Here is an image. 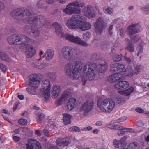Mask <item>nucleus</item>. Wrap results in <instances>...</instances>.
<instances>
[{
    "label": "nucleus",
    "instance_id": "obj_1",
    "mask_svg": "<svg viewBox=\"0 0 149 149\" xmlns=\"http://www.w3.org/2000/svg\"><path fill=\"white\" fill-rule=\"evenodd\" d=\"M92 66L90 63L84 66L81 61H77L74 63L70 62L67 64L65 70L68 77L81 81L83 85H84L86 79L89 80L97 79Z\"/></svg>",
    "mask_w": 149,
    "mask_h": 149
},
{
    "label": "nucleus",
    "instance_id": "obj_2",
    "mask_svg": "<svg viewBox=\"0 0 149 149\" xmlns=\"http://www.w3.org/2000/svg\"><path fill=\"white\" fill-rule=\"evenodd\" d=\"M86 21V18L84 16L73 15L67 21L65 24L70 29L86 31L90 29L91 27V24Z\"/></svg>",
    "mask_w": 149,
    "mask_h": 149
},
{
    "label": "nucleus",
    "instance_id": "obj_3",
    "mask_svg": "<svg viewBox=\"0 0 149 149\" xmlns=\"http://www.w3.org/2000/svg\"><path fill=\"white\" fill-rule=\"evenodd\" d=\"M52 26L55 29V32L57 34L63 37L72 42L84 46L88 45L87 43L82 40L79 36H75L72 35L64 33L62 32L63 29L61 25L58 22H54Z\"/></svg>",
    "mask_w": 149,
    "mask_h": 149
},
{
    "label": "nucleus",
    "instance_id": "obj_4",
    "mask_svg": "<svg viewBox=\"0 0 149 149\" xmlns=\"http://www.w3.org/2000/svg\"><path fill=\"white\" fill-rule=\"evenodd\" d=\"M125 68V65L122 64L116 63L112 65L111 70L112 71L118 72L109 76L107 79L108 81L110 82H115L120 79L125 78L126 76L125 72H123Z\"/></svg>",
    "mask_w": 149,
    "mask_h": 149
},
{
    "label": "nucleus",
    "instance_id": "obj_5",
    "mask_svg": "<svg viewBox=\"0 0 149 149\" xmlns=\"http://www.w3.org/2000/svg\"><path fill=\"white\" fill-rule=\"evenodd\" d=\"M114 87L118 90L119 94L125 96H129L134 90V87L131 86L129 87V83L126 81L119 82L115 85Z\"/></svg>",
    "mask_w": 149,
    "mask_h": 149
},
{
    "label": "nucleus",
    "instance_id": "obj_6",
    "mask_svg": "<svg viewBox=\"0 0 149 149\" xmlns=\"http://www.w3.org/2000/svg\"><path fill=\"white\" fill-rule=\"evenodd\" d=\"M84 5L85 3L83 2L75 1L68 5L65 8L63 9V11L68 15L79 14L81 13V9L76 7L82 8Z\"/></svg>",
    "mask_w": 149,
    "mask_h": 149
},
{
    "label": "nucleus",
    "instance_id": "obj_7",
    "mask_svg": "<svg viewBox=\"0 0 149 149\" xmlns=\"http://www.w3.org/2000/svg\"><path fill=\"white\" fill-rule=\"evenodd\" d=\"M61 54L65 58L69 60L75 59L80 53L79 50L70 47H63L61 50Z\"/></svg>",
    "mask_w": 149,
    "mask_h": 149
},
{
    "label": "nucleus",
    "instance_id": "obj_8",
    "mask_svg": "<svg viewBox=\"0 0 149 149\" xmlns=\"http://www.w3.org/2000/svg\"><path fill=\"white\" fill-rule=\"evenodd\" d=\"M97 105L102 111L109 112L114 108L115 102L111 99H105L101 102L98 101Z\"/></svg>",
    "mask_w": 149,
    "mask_h": 149
},
{
    "label": "nucleus",
    "instance_id": "obj_9",
    "mask_svg": "<svg viewBox=\"0 0 149 149\" xmlns=\"http://www.w3.org/2000/svg\"><path fill=\"white\" fill-rule=\"evenodd\" d=\"M27 39H28L27 41L28 42H30L31 41L29 38L25 36H21L17 35H13L8 38L7 41L10 44L19 45L18 47H19L22 42L25 41V40H27Z\"/></svg>",
    "mask_w": 149,
    "mask_h": 149
},
{
    "label": "nucleus",
    "instance_id": "obj_10",
    "mask_svg": "<svg viewBox=\"0 0 149 149\" xmlns=\"http://www.w3.org/2000/svg\"><path fill=\"white\" fill-rule=\"evenodd\" d=\"M31 41L30 42H28L27 40H25V41L22 42L21 45H19V47L21 49H23L26 48V54L28 57L30 58L33 56L36 53V50L31 45L29 44L28 43H34V41L30 39Z\"/></svg>",
    "mask_w": 149,
    "mask_h": 149
},
{
    "label": "nucleus",
    "instance_id": "obj_11",
    "mask_svg": "<svg viewBox=\"0 0 149 149\" xmlns=\"http://www.w3.org/2000/svg\"><path fill=\"white\" fill-rule=\"evenodd\" d=\"M140 30L139 25L137 23L132 24L129 25L127 28L126 31L129 33L132 42L136 43L139 39L136 36H135L133 38H132L131 36L138 32Z\"/></svg>",
    "mask_w": 149,
    "mask_h": 149
},
{
    "label": "nucleus",
    "instance_id": "obj_12",
    "mask_svg": "<svg viewBox=\"0 0 149 149\" xmlns=\"http://www.w3.org/2000/svg\"><path fill=\"white\" fill-rule=\"evenodd\" d=\"M50 89L49 81L48 80H44L42 84L41 91L42 97L45 100L48 99L50 97Z\"/></svg>",
    "mask_w": 149,
    "mask_h": 149
},
{
    "label": "nucleus",
    "instance_id": "obj_13",
    "mask_svg": "<svg viewBox=\"0 0 149 149\" xmlns=\"http://www.w3.org/2000/svg\"><path fill=\"white\" fill-rule=\"evenodd\" d=\"M93 103L91 100H89L80 104L78 108L79 111H82L84 115L86 116L93 109Z\"/></svg>",
    "mask_w": 149,
    "mask_h": 149
},
{
    "label": "nucleus",
    "instance_id": "obj_14",
    "mask_svg": "<svg viewBox=\"0 0 149 149\" xmlns=\"http://www.w3.org/2000/svg\"><path fill=\"white\" fill-rule=\"evenodd\" d=\"M141 66L140 65H137L134 67L133 70L132 66H128L125 71V76L131 77L133 75L138 74L141 71Z\"/></svg>",
    "mask_w": 149,
    "mask_h": 149
},
{
    "label": "nucleus",
    "instance_id": "obj_15",
    "mask_svg": "<svg viewBox=\"0 0 149 149\" xmlns=\"http://www.w3.org/2000/svg\"><path fill=\"white\" fill-rule=\"evenodd\" d=\"M31 13L27 9L23 8H19L13 10L11 13V16L14 18L18 19L19 16L26 15L29 16L30 15Z\"/></svg>",
    "mask_w": 149,
    "mask_h": 149
},
{
    "label": "nucleus",
    "instance_id": "obj_16",
    "mask_svg": "<svg viewBox=\"0 0 149 149\" xmlns=\"http://www.w3.org/2000/svg\"><path fill=\"white\" fill-rule=\"evenodd\" d=\"M95 31L97 33H100L106 26V24L102 18L100 17L94 24Z\"/></svg>",
    "mask_w": 149,
    "mask_h": 149
},
{
    "label": "nucleus",
    "instance_id": "obj_17",
    "mask_svg": "<svg viewBox=\"0 0 149 149\" xmlns=\"http://www.w3.org/2000/svg\"><path fill=\"white\" fill-rule=\"evenodd\" d=\"M29 78V85L34 88H38L40 83L38 75L36 74H32L30 75Z\"/></svg>",
    "mask_w": 149,
    "mask_h": 149
},
{
    "label": "nucleus",
    "instance_id": "obj_18",
    "mask_svg": "<svg viewBox=\"0 0 149 149\" xmlns=\"http://www.w3.org/2000/svg\"><path fill=\"white\" fill-rule=\"evenodd\" d=\"M26 149H42L40 143L36 140L30 139L26 145Z\"/></svg>",
    "mask_w": 149,
    "mask_h": 149
},
{
    "label": "nucleus",
    "instance_id": "obj_19",
    "mask_svg": "<svg viewBox=\"0 0 149 149\" xmlns=\"http://www.w3.org/2000/svg\"><path fill=\"white\" fill-rule=\"evenodd\" d=\"M72 92V90L71 89H68L64 91L62 97L58 100L56 102L57 106H59L62 104L63 101H66L69 97V95Z\"/></svg>",
    "mask_w": 149,
    "mask_h": 149
},
{
    "label": "nucleus",
    "instance_id": "obj_20",
    "mask_svg": "<svg viewBox=\"0 0 149 149\" xmlns=\"http://www.w3.org/2000/svg\"><path fill=\"white\" fill-rule=\"evenodd\" d=\"M83 14L89 18H93L95 16L93 7L90 5L85 7L82 11Z\"/></svg>",
    "mask_w": 149,
    "mask_h": 149
},
{
    "label": "nucleus",
    "instance_id": "obj_21",
    "mask_svg": "<svg viewBox=\"0 0 149 149\" xmlns=\"http://www.w3.org/2000/svg\"><path fill=\"white\" fill-rule=\"evenodd\" d=\"M70 95L68 98V100L66 104V109L67 111H70L72 110L76 105V101L75 98L71 97Z\"/></svg>",
    "mask_w": 149,
    "mask_h": 149
},
{
    "label": "nucleus",
    "instance_id": "obj_22",
    "mask_svg": "<svg viewBox=\"0 0 149 149\" xmlns=\"http://www.w3.org/2000/svg\"><path fill=\"white\" fill-rule=\"evenodd\" d=\"M61 91V88L59 86L53 85L52 89V97L54 98L57 97L59 95Z\"/></svg>",
    "mask_w": 149,
    "mask_h": 149
},
{
    "label": "nucleus",
    "instance_id": "obj_23",
    "mask_svg": "<svg viewBox=\"0 0 149 149\" xmlns=\"http://www.w3.org/2000/svg\"><path fill=\"white\" fill-rule=\"evenodd\" d=\"M126 139V137H124L119 141L115 140L113 142L115 148H118L120 146L123 147L125 146L126 145V143L125 141Z\"/></svg>",
    "mask_w": 149,
    "mask_h": 149
},
{
    "label": "nucleus",
    "instance_id": "obj_24",
    "mask_svg": "<svg viewBox=\"0 0 149 149\" xmlns=\"http://www.w3.org/2000/svg\"><path fill=\"white\" fill-rule=\"evenodd\" d=\"M57 145L59 146L63 145L64 146H66L69 143L68 141H67L65 139H58L57 140Z\"/></svg>",
    "mask_w": 149,
    "mask_h": 149
},
{
    "label": "nucleus",
    "instance_id": "obj_25",
    "mask_svg": "<svg viewBox=\"0 0 149 149\" xmlns=\"http://www.w3.org/2000/svg\"><path fill=\"white\" fill-rule=\"evenodd\" d=\"M71 116L68 114L65 113L63 114V121L65 125H67L70 123V118Z\"/></svg>",
    "mask_w": 149,
    "mask_h": 149
},
{
    "label": "nucleus",
    "instance_id": "obj_26",
    "mask_svg": "<svg viewBox=\"0 0 149 149\" xmlns=\"http://www.w3.org/2000/svg\"><path fill=\"white\" fill-rule=\"evenodd\" d=\"M26 29L27 32L29 33H32L33 34V35L35 37L39 35V33L38 31L33 29L30 26H28L26 27Z\"/></svg>",
    "mask_w": 149,
    "mask_h": 149
},
{
    "label": "nucleus",
    "instance_id": "obj_27",
    "mask_svg": "<svg viewBox=\"0 0 149 149\" xmlns=\"http://www.w3.org/2000/svg\"><path fill=\"white\" fill-rule=\"evenodd\" d=\"M98 68L100 72H104L107 69V64L105 61H104L103 63H100V64L98 66Z\"/></svg>",
    "mask_w": 149,
    "mask_h": 149
},
{
    "label": "nucleus",
    "instance_id": "obj_28",
    "mask_svg": "<svg viewBox=\"0 0 149 149\" xmlns=\"http://www.w3.org/2000/svg\"><path fill=\"white\" fill-rule=\"evenodd\" d=\"M106 126L107 127L111 129L118 130V129H120V128H122V126H121L112 123L107 125Z\"/></svg>",
    "mask_w": 149,
    "mask_h": 149
},
{
    "label": "nucleus",
    "instance_id": "obj_29",
    "mask_svg": "<svg viewBox=\"0 0 149 149\" xmlns=\"http://www.w3.org/2000/svg\"><path fill=\"white\" fill-rule=\"evenodd\" d=\"M54 54L52 50L48 49L46 51L45 55V58L46 60H49L53 57Z\"/></svg>",
    "mask_w": 149,
    "mask_h": 149
},
{
    "label": "nucleus",
    "instance_id": "obj_30",
    "mask_svg": "<svg viewBox=\"0 0 149 149\" xmlns=\"http://www.w3.org/2000/svg\"><path fill=\"white\" fill-rule=\"evenodd\" d=\"M36 118L38 122H41L44 118V114L40 112H37L36 114Z\"/></svg>",
    "mask_w": 149,
    "mask_h": 149
},
{
    "label": "nucleus",
    "instance_id": "obj_31",
    "mask_svg": "<svg viewBox=\"0 0 149 149\" xmlns=\"http://www.w3.org/2000/svg\"><path fill=\"white\" fill-rule=\"evenodd\" d=\"M103 11L105 14H111L113 13V9L107 6L103 8Z\"/></svg>",
    "mask_w": 149,
    "mask_h": 149
},
{
    "label": "nucleus",
    "instance_id": "obj_32",
    "mask_svg": "<svg viewBox=\"0 0 149 149\" xmlns=\"http://www.w3.org/2000/svg\"><path fill=\"white\" fill-rule=\"evenodd\" d=\"M125 98L123 95H120L116 97V100L118 104L122 103L125 101Z\"/></svg>",
    "mask_w": 149,
    "mask_h": 149
},
{
    "label": "nucleus",
    "instance_id": "obj_33",
    "mask_svg": "<svg viewBox=\"0 0 149 149\" xmlns=\"http://www.w3.org/2000/svg\"><path fill=\"white\" fill-rule=\"evenodd\" d=\"M0 58L7 61H9L8 56L5 53L1 52H0Z\"/></svg>",
    "mask_w": 149,
    "mask_h": 149
},
{
    "label": "nucleus",
    "instance_id": "obj_34",
    "mask_svg": "<svg viewBox=\"0 0 149 149\" xmlns=\"http://www.w3.org/2000/svg\"><path fill=\"white\" fill-rule=\"evenodd\" d=\"M38 20L34 17H31L29 22V23L30 24H32L33 26H37V24H38Z\"/></svg>",
    "mask_w": 149,
    "mask_h": 149
},
{
    "label": "nucleus",
    "instance_id": "obj_35",
    "mask_svg": "<svg viewBox=\"0 0 149 149\" xmlns=\"http://www.w3.org/2000/svg\"><path fill=\"white\" fill-rule=\"evenodd\" d=\"M91 36V34L89 32H86L83 35V37L85 40H88Z\"/></svg>",
    "mask_w": 149,
    "mask_h": 149
},
{
    "label": "nucleus",
    "instance_id": "obj_36",
    "mask_svg": "<svg viewBox=\"0 0 149 149\" xmlns=\"http://www.w3.org/2000/svg\"><path fill=\"white\" fill-rule=\"evenodd\" d=\"M35 88L33 89L31 88H26V91L27 92L32 95H35L36 93Z\"/></svg>",
    "mask_w": 149,
    "mask_h": 149
},
{
    "label": "nucleus",
    "instance_id": "obj_37",
    "mask_svg": "<svg viewBox=\"0 0 149 149\" xmlns=\"http://www.w3.org/2000/svg\"><path fill=\"white\" fill-rule=\"evenodd\" d=\"M137 146V143L136 142L130 143L128 146V148L129 149H134Z\"/></svg>",
    "mask_w": 149,
    "mask_h": 149
},
{
    "label": "nucleus",
    "instance_id": "obj_38",
    "mask_svg": "<svg viewBox=\"0 0 149 149\" xmlns=\"http://www.w3.org/2000/svg\"><path fill=\"white\" fill-rule=\"evenodd\" d=\"M141 10L146 13H149V4L141 8Z\"/></svg>",
    "mask_w": 149,
    "mask_h": 149
},
{
    "label": "nucleus",
    "instance_id": "obj_39",
    "mask_svg": "<svg viewBox=\"0 0 149 149\" xmlns=\"http://www.w3.org/2000/svg\"><path fill=\"white\" fill-rule=\"evenodd\" d=\"M69 130L71 131L79 132L80 130L77 126H73L69 128Z\"/></svg>",
    "mask_w": 149,
    "mask_h": 149
},
{
    "label": "nucleus",
    "instance_id": "obj_40",
    "mask_svg": "<svg viewBox=\"0 0 149 149\" xmlns=\"http://www.w3.org/2000/svg\"><path fill=\"white\" fill-rule=\"evenodd\" d=\"M127 118L126 116H123L121 117L120 118L116 120L115 122L120 123L123 122L126 120Z\"/></svg>",
    "mask_w": 149,
    "mask_h": 149
},
{
    "label": "nucleus",
    "instance_id": "obj_41",
    "mask_svg": "<svg viewBox=\"0 0 149 149\" xmlns=\"http://www.w3.org/2000/svg\"><path fill=\"white\" fill-rule=\"evenodd\" d=\"M137 49L138 51L137 55L138 56L139 54L142 53L143 52V46L141 45H139V47L137 48Z\"/></svg>",
    "mask_w": 149,
    "mask_h": 149
},
{
    "label": "nucleus",
    "instance_id": "obj_42",
    "mask_svg": "<svg viewBox=\"0 0 149 149\" xmlns=\"http://www.w3.org/2000/svg\"><path fill=\"white\" fill-rule=\"evenodd\" d=\"M18 123L22 125H26L27 123V121L26 120L24 119H21L19 120Z\"/></svg>",
    "mask_w": 149,
    "mask_h": 149
},
{
    "label": "nucleus",
    "instance_id": "obj_43",
    "mask_svg": "<svg viewBox=\"0 0 149 149\" xmlns=\"http://www.w3.org/2000/svg\"><path fill=\"white\" fill-rule=\"evenodd\" d=\"M122 128H120V129H123L124 130V132H129L132 133L134 132V130L133 129L125 128L123 126H122Z\"/></svg>",
    "mask_w": 149,
    "mask_h": 149
},
{
    "label": "nucleus",
    "instance_id": "obj_44",
    "mask_svg": "<svg viewBox=\"0 0 149 149\" xmlns=\"http://www.w3.org/2000/svg\"><path fill=\"white\" fill-rule=\"evenodd\" d=\"M127 49L130 52H132L134 50V47L133 45H129L127 47Z\"/></svg>",
    "mask_w": 149,
    "mask_h": 149
},
{
    "label": "nucleus",
    "instance_id": "obj_45",
    "mask_svg": "<svg viewBox=\"0 0 149 149\" xmlns=\"http://www.w3.org/2000/svg\"><path fill=\"white\" fill-rule=\"evenodd\" d=\"M121 58L120 55H117L115 56L113 59L114 61H120Z\"/></svg>",
    "mask_w": 149,
    "mask_h": 149
},
{
    "label": "nucleus",
    "instance_id": "obj_46",
    "mask_svg": "<svg viewBox=\"0 0 149 149\" xmlns=\"http://www.w3.org/2000/svg\"><path fill=\"white\" fill-rule=\"evenodd\" d=\"M0 68L1 70L4 72H5L6 70V66L2 63H0Z\"/></svg>",
    "mask_w": 149,
    "mask_h": 149
},
{
    "label": "nucleus",
    "instance_id": "obj_47",
    "mask_svg": "<svg viewBox=\"0 0 149 149\" xmlns=\"http://www.w3.org/2000/svg\"><path fill=\"white\" fill-rule=\"evenodd\" d=\"M22 131L25 132L24 130L21 129H17L14 130V132L16 134H19Z\"/></svg>",
    "mask_w": 149,
    "mask_h": 149
},
{
    "label": "nucleus",
    "instance_id": "obj_48",
    "mask_svg": "<svg viewBox=\"0 0 149 149\" xmlns=\"http://www.w3.org/2000/svg\"><path fill=\"white\" fill-rule=\"evenodd\" d=\"M136 111L139 113H143L144 112V110L142 108L139 107L135 109Z\"/></svg>",
    "mask_w": 149,
    "mask_h": 149
},
{
    "label": "nucleus",
    "instance_id": "obj_49",
    "mask_svg": "<svg viewBox=\"0 0 149 149\" xmlns=\"http://www.w3.org/2000/svg\"><path fill=\"white\" fill-rule=\"evenodd\" d=\"M119 130L118 131L117 134L118 135H122L123 134L124 132V131H123L122 130H124L123 129H119Z\"/></svg>",
    "mask_w": 149,
    "mask_h": 149
},
{
    "label": "nucleus",
    "instance_id": "obj_50",
    "mask_svg": "<svg viewBox=\"0 0 149 149\" xmlns=\"http://www.w3.org/2000/svg\"><path fill=\"white\" fill-rule=\"evenodd\" d=\"M13 139L14 141L17 142L19 141L20 140V138L19 137L17 136H13Z\"/></svg>",
    "mask_w": 149,
    "mask_h": 149
},
{
    "label": "nucleus",
    "instance_id": "obj_51",
    "mask_svg": "<svg viewBox=\"0 0 149 149\" xmlns=\"http://www.w3.org/2000/svg\"><path fill=\"white\" fill-rule=\"evenodd\" d=\"M113 28V25H111L109 28V32L110 35H112V30Z\"/></svg>",
    "mask_w": 149,
    "mask_h": 149
},
{
    "label": "nucleus",
    "instance_id": "obj_52",
    "mask_svg": "<svg viewBox=\"0 0 149 149\" xmlns=\"http://www.w3.org/2000/svg\"><path fill=\"white\" fill-rule=\"evenodd\" d=\"M58 0H47L46 2L48 4H51L57 1Z\"/></svg>",
    "mask_w": 149,
    "mask_h": 149
},
{
    "label": "nucleus",
    "instance_id": "obj_53",
    "mask_svg": "<svg viewBox=\"0 0 149 149\" xmlns=\"http://www.w3.org/2000/svg\"><path fill=\"white\" fill-rule=\"evenodd\" d=\"M125 61L128 63H130L131 61V60L130 58L125 56Z\"/></svg>",
    "mask_w": 149,
    "mask_h": 149
},
{
    "label": "nucleus",
    "instance_id": "obj_54",
    "mask_svg": "<svg viewBox=\"0 0 149 149\" xmlns=\"http://www.w3.org/2000/svg\"><path fill=\"white\" fill-rule=\"evenodd\" d=\"M43 132L44 135L46 136H48L49 135V133L48 131L46 130H43Z\"/></svg>",
    "mask_w": 149,
    "mask_h": 149
},
{
    "label": "nucleus",
    "instance_id": "obj_55",
    "mask_svg": "<svg viewBox=\"0 0 149 149\" xmlns=\"http://www.w3.org/2000/svg\"><path fill=\"white\" fill-rule=\"evenodd\" d=\"M35 133L38 136H40L41 135V131L39 130H36L35 131Z\"/></svg>",
    "mask_w": 149,
    "mask_h": 149
},
{
    "label": "nucleus",
    "instance_id": "obj_56",
    "mask_svg": "<svg viewBox=\"0 0 149 149\" xmlns=\"http://www.w3.org/2000/svg\"><path fill=\"white\" fill-rule=\"evenodd\" d=\"M96 125L97 126H101L102 125V122L101 121H98L96 123Z\"/></svg>",
    "mask_w": 149,
    "mask_h": 149
},
{
    "label": "nucleus",
    "instance_id": "obj_57",
    "mask_svg": "<svg viewBox=\"0 0 149 149\" xmlns=\"http://www.w3.org/2000/svg\"><path fill=\"white\" fill-rule=\"evenodd\" d=\"M18 104V103H16L14 105L13 107V109L14 111L15 110L17 109Z\"/></svg>",
    "mask_w": 149,
    "mask_h": 149
},
{
    "label": "nucleus",
    "instance_id": "obj_58",
    "mask_svg": "<svg viewBox=\"0 0 149 149\" xmlns=\"http://www.w3.org/2000/svg\"><path fill=\"white\" fill-rule=\"evenodd\" d=\"M4 8V5L3 3L0 2V10L3 9Z\"/></svg>",
    "mask_w": 149,
    "mask_h": 149
},
{
    "label": "nucleus",
    "instance_id": "obj_59",
    "mask_svg": "<svg viewBox=\"0 0 149 149\" xmlns=\"http://www.w3.org/2000/svg\"><path fill=\"white\" fill-rule=\"evenodd\" d=\"M45 67V65L43 64H41L40 66H39L38 67L40 69H42L44 67Z\"/></svg>",
    "mask_w": 149,
    "mask_h": 149
},
{
    "label": "nucleus",
    "instance_id": "obj_60",
    "mask_svg": "<svg viewBox=\"0 0 149 149\" xmlns=\"http://www.w3.org/2000/svg\"><path fill=\"white\" fill-rule=\"evenodd\" d=\"M18 98L20 100H22L23 99L24 97L22 95H18Z\"/></svg>",
    "mask_w": 149,
    "mask_h": 149
},
{
    "label": "nucleus",
    "instance_id": "obj_61",
    "mask_svg": "<svg viewBox=\"0 0 149 149\" xmlns=\"http://www.w3.org/2000/svg\"><path fill=\"white\" fill-rule=\"evenodd\" d=\"M138 125L139 126H142L144 125V124L142 122H140L138 123Z\"/></svg>",
    "mask_w": 149,
    "mask_h": 149
},
{
    "label": "nucleus",
    "instance_id": "obj_62",
    "mask_svg": "<svg viewBox=\"0 0 149 149\" xmlns=\"http://www.w3.org/2000/svg\"><path fill=\"white\" fill-rule=\"evenodd\" d=\"M124 31L123 29H120V33L121 35L122 36H123L124 35L123 33H124Z\"/></svg>",
    "mask_w": 149,
    "mask_h": 149
},
{
    "label": "nucleus",
    "instance_id": "obj_63",
    "mask_svg": "<svg viewBox=\"0 0 149 149\" xmlns=\"http://www.w3.org/2000/svg\"><path fill=\"white\" fill-rule=\"evenodd\" d=\"M125 41L126 42V43L127 44H129V45L130 44V40L128 39H125Z\"/></svg>",
    "mask_w": 149,
    "mask_h": 149
},
{
    "label": "nucleus",
    "instance_id": "obj_64",
    "mask_svg": "<svg viewBox=\"0 0 149 149\" xmlns=\"http://www.w3.org/2000/svg\"><path fill=\"white\" fill-rule=\"evenodd\" d=\"M145 140L147 142H149V135L146 137Z\"/></svg>",
    "mask_w": 149,
    "mask_h": 149
}]
</instances>
